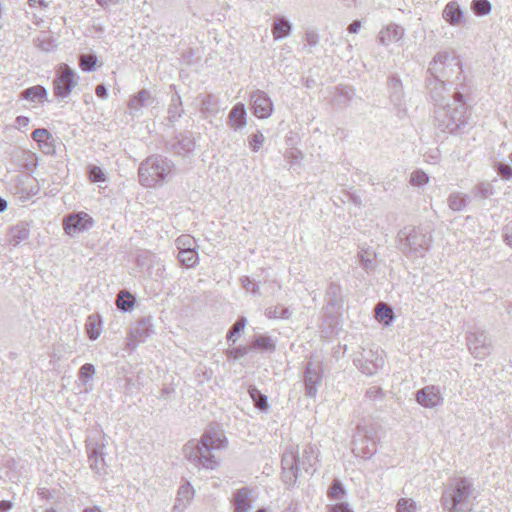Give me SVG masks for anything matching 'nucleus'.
<instances>
[{"instance_id":"obj_28","label":"nucleus","mask_w":512,"mask_h":512,"mask_svg":"<svg viewBox=\"0 0 512 512\" xmlns=\"http://www.w3.org/2000/svg\"><path fill=\"white\" fill-rule=\"evenodd\" d=\"M388 87L390 90L391 101L394 103V105L401 106L404 97L401 80L396 76L390 77Z\"/></svg>"},{"instance_id":"obj_43","label":"nucleus","mask_w":512,"mask_h":512,"mask_svg":"<svg viewBox=\"0 0 512 512\" xmlns=\"http://www.w3.org/2000/svg\"><path fill=\"white\" fill-rule=\"evenodd\" d=\"M253 347L264 350V351H274L275 344L269 336H258L256 337Z\"/></svg>"},{"instance_id":"obj_60","label":"nucleus","mask_w":512,"mask_h":512,"mask_svg":"<svg viewBox=\"0 0 512 512\" xmlns=\"http://www.w3.org/2000/svg\"><path fill=\"white\" fill-rule=\"evenodd\" d=\"M504 237L506 243L512 247V223L505 227Z\"/></svg>"},{"instance_id":"obj_36","label":"nucleus","mask_w":512,"mask_h":512,"mask_svg":"<svg viewBox=\"0 0 512 512\" xmlns=\"http://www.w3.org/2000/svg\"><path fill=\"white\" fill-rule=\"evenodd\" d=\"M249 395L254 402L256 408L264 411L268 409V402L266 395L262 394L256 387L249 388Z\"/></svg>"},{"instance_id":"obj_53","label":"nucleus","mask_w":512,"mask_h":512,"mask_svg":"<svg viewBox=\"0 0 512 512\" xmlns=\"http://www.w3.org/2000/svg\"><path fill=\"white\" fill-rule=\"evenodd\" d=\"M194 143L190 139H184L175 144L176 152L178 154L189 152L193 149Z\"/></svg>"},{"instance_id":"obj_7","label":"nucleus","mask_w":512,"mask_h":512,"mask_svg":"<svg viewBox=\"0 0 512 512\" xmlns=\"http://www.w3.org/2000/svg\"><path fill=\"white\" fill-rule=\"evenodd\" d=\"M354 365L365 375H375L385 363V353L382 349L362 348L353 359Z\"/></svg>"},{"instance_id":"obj_57","label":"nucleus","mask_w":512,"mask_h":512,"mask_svg":"<svg viewBox=\"0 0 512 512\" xmlns=\"http://www.w3.org/2000/svg\"><path fill=\"white\" fill-rule=\"evenodd\" d=\"M280 305L269 307L265 310V315L269 319H280Z\"/></svg>"},{"instance_id":"obj_56","label":"nucleus","mask_w":512,"mask_h":512,"mask_svg":"<svg viewBox=\"0 0 512 512\" xmlns=\"http://www.w3.org/2000/svg\"><path fill=\"white\" fill-rule=\"evenodd\" d=\"M216 103V98L213 95H206L201 103V110L203 112H210V107Z\"/></svg>"},{"instance_id":"obj_37","label":"nucleus","mask_w":512,"mask_h":512,"mask_svg":"<svg viewBox=\"0 0 512 512\" xmlns=\"http://www.w3.org/2000/svg\"><path fill=\"white\" fill-rule=\"evenodd\" d=\"M134 305V298L125 290L119 292L117 297V306L120 310L127 312L130 311Z\"/></svg>"},{"instance_id":"obj_12","label":"nucleus","mask_w":512,"mask_h":512,"mask_svg":"<svg viewBox=\"0 0 512 512\" xmlns=\"http://www.w3.org/2000/svg\"><path fill=\"white\" fill-rule=\"evenodd\" d=\"M322 382V367L320 363L308 362L304 371L305 394L315 398Z\"/></svg>"},{"instance_id":"obj_58","label":"nucleus","mask_w":512,"mask_h":512,"mask_svg":"<svg viewBox=\"0 0 512 512\" xmlns=\"http://www.w3.org/2000/svg\"><path fill=\"white\" fill-rule=\"evenodd\" d=\"M52 142H53V140H48L47 142L44 141V142L38 144L44 154L52 155L55 152V147L52 144Z\"/></svg>"},{"instance_id":"obj_2","label":"nucleus","mask_w":512,"mask_h":512,"mask_svg":"<svg viewBox=\"0 0 512 512\" xmlns=\"http://www.w3.org/2000/svg\"><path fill=\"white\" fill-rule=\"evenodd\" d=\"M470 114L460 91H455L452 99L434 109L435 126L441 132L461 134L469 126Z\"/></svg>"},{"instance_id":"obj_17","label":"nucleus","mask_w":512,"mask_h":512,"mask_svg":"<svg viewBox=\"0 0 512 512\" xmlns=\"http://www.w3.org/2000/svg\"><path fill=\"white\" fill-rule=\"evenodd\" d=\"M416 401L425 408H434L443 402V398L439 387L428 385L417 391Z\"/></svg>"},{"instance_id":"obj_62","label":"nucleus","mask_w":512,"mask_h":512,"mask_svg":"<svg viewBox=\"0 0 512 512\" xmlns=\"http://www.w3.org/2000/svg\"><path fill=\"white\" fill-rule=\"evenodd\" d=\"M334 512H353L347 503H338L333 508Z\"/></svg>"},{"instance_id":"obj_39","label":"nucleus","mask_w":512,"mask_h":512,"mask_svg":"<svg viewBox=\"0 0 512 512\" xmlns=\"http://www.w3.org/2000/svg\"><path fill=\"white\" fill-rule=\"evenodd\" d=\"M247 325V319L243 316L239 317L238 320L232 325L227 334L228 341L236 342L237 335L244 330Z\"/></svg>"},{"instance_id":"obj_40","label":"nucleus","mask_w":512,"mask_h":512,"mask_svg":"<svg viewBox=\"0 0 512 512\" xmlns=\"http://www.w3.org/2000/svg\"><path fill=\"white\" fill-rule=\"evenodd\" d=\"M375 311V317L379 321H384L388 324L393 319V311L384 303L377 304Z\"/></svg>"},{"instance_id":"obj_32","label":"nucleus","mask_w":512,"mask_h":512,"mask_svg":"<svg viewBox=\"0 0 512 512\" xmlns=\"http://www.w3.org/2000/svg\"><path fill=\"white\" fill-rule=\"evenodd\" d=\"M353 452L362 458H370L376 452V444L373 441L363 440L360 444H354Z\"/></svg>"},{"instance_id":"obj_46","label":"nucleus","mask_w":512,"mask_h":512,"mask_svg":"<svg viewBox=\"0 0 512 512\" xmlns=\"http://www.w3.org/2000/svg\"><path fill=\"white\" fill-rule=\"evenodd\" d=\"M428 181L429 176L422 170H416L410 176V183L413 186L421 187L427 184Z\"/></svg>"},{"instance_id":"obj_45","label":"nucleus","mask_w":512,"mask_h":512,"mask_svg":"<svg viewBox=\"0 0 512 512\" xmlns=\"http://www.w3.org/2000/svg\"><path fill=\"white\" fill-rule=\"evenodd\" d=\"M471 8L477 15H487L491 11V3L488 0H473Z\"/></svg>"},{"instance_id":"obj_1","label":"nucleus","mask_w":512,"mask_h":512,"mask_svg":"<svg viewBox=\"0 0 512 512\" xmlns=\"http://www.w3.org/2000/svg\"><path fill=\"white\" fill-rule=\"evenodd\" d=\"M227 445V439L218 427H209L199 441L191 440L183 448L184 457L196 467L209 470L220 464L217 452Z\"/></svg>"},{"instance_id":"obj_18","label":"nucleus","mask_w":512,"mask_h":512,"mask_svg":"<svg viewBox=\"0 0 512 512\" xmlns=\"http://www.w3.org/2000/svg\"><path fill=\"white\" fill-rule=\"evenodd\" d=\"M194 494V488L189 482L182 484L178 489L172 512H183L191 503Z\"/></svg>"},{"instance_id":"obj_29","label":"nucleus","mask_w":512,"mask_h":512,"mask_svg":"<svg viewBox=\"0 0 512 512\" xmlns=\"http://www.w3.org/2000/svg\"><path fill=\"white\" fill-rule=\"evenodd\" d=\"M376 252L370 248L360 247L359 261L360 265L366 271H371L376 267Z\"/></svg>"},{"instance_id":"obj_11","label":"nucleus","mask_w":512,"mask_h":512,"mask_svg":"<svg viewBox=\"0 0 512 512\" xmlns=\"http://www.w3.org/2000/svg\"><path fill=\"white\" fill-rule=\"evenodd\" d=\"M105 444L103 440L95 441L94 439L87 440V453L90 468L97 474L106 473V462H105Z\"/></svg>"},{"instance_id":"obj_4","label":"nucleus","mask_w":512,"mask_h":512,"mask_svg":"<svg viewBox=\"0 0 512 512\" xmlns=\"http://www.w3.org/2000/svg\"><path fill=\"white\" fill-rule=\"evenodd\" d=\"M474 490L473 482L470 479L454 478L443 491L441 504L448 512H467Z\"/></svg>"},{"instance_id":"obj_34","label":"nucleus","mask_w":512,"mask_h":512,"mask_svg":"<svg viewBox=\"0 0 512 512\" xmlns=\"http://www.w3.org/2000/svg\"><path fill=\"white\" fill-rule=\"evenodd\" d=\"M178 259L187 268L194 267L198 261L199 256L196 251V248L190 250H182L178 253Z\"/></svg>"},{"instance_id":"obj_26","label":"nucleus","mask_w":512,"mask_h":512,"mask_svg":"<svg viewBox=\"0 0 512 512\" xmlns=\"http://www.w3.org/2000/svg\"><path fill=\"white\" fill-rule=\"evenodd\" d=\"M47 95V89L41 85L26 88L21 92V97L30 102H43L47 100Z\"/></svg>"},{"instance_id":"obj_9","label":"nucleus","mask_w":512,"mask_h":512,"mask_svg":"<svg viewBox=\"0 0 512 512\" xmlns=\"http://www.w3.org/2000/svg\"><path fill=\"white\" fill-rule=\"evenodd\" d=\"M75 86L76 81L73 70L66 64L61 65L53 81L55 96L59 98H66L70 95Z\"/></svg>"},{"instance_id":"obj_42","label":"nucleus","mask_w":512,"mask_h":512,"mask_svg":"<svg viewBox=\"0 0 512 512\" xmlns=\"http://www.w3.org/2000/svg\"><path fill=\"white\" fill-rule=\"evenodd\" d=\"M176 247L179 251L190 250L196 248V241L190 235H181L175 241Z\"/></svg>"},{"instance_id":"obj_5","label":"nucleus","mask_w":512,"mask_h":512,"mask_svg":"<svg viewBox=\"0 0 512 512\" xmlns=\"http://www.w3.org/2000/svg\"><path fill=\"white\" fill-rule=\"evenodd\" d=\"M432 236L420 226H407L398 233L399 249L408 257H422L431 246Z\"/></svg>"},{"instance_id":"obj_51","label":"nucleus","mask_w":512,"mask_h":512,"mask_svg":"<svg viewBox=\"0 0 512 512\" xmlns=\"http://www.w3.org/2000/svg\"><path fill=\"white\" fill-rule=\"evenodd\" d=\"M264 140H265V137L261 132L252 134L249 137L250 146L254 151H258L262 147Z\"/></svg>"},{"instance_id":"obj_59","label":"nucleus","mask_w":512,"mask_h":512,"mask_svg":"<svg viewBox=\"0 0 512 512\" xmlns=\"http://www.w3.org/2000/svg\"><path fill=\"white\" fill-rule=\"evenodd\" d=\"M245 354H246V351L242 348H235V349L228 351L229 357H231L233 359H239V358L243 357Z\"/></svg>"},{"instance_id":"obj_24","label":"nucleus","mask_w":512,"mask_h":512,"mask_svg":"<svg viewBox=\"0 0 512 512\" xmlns=\"http://www.w3.org/2000/svg\"><path fill=\"white\" fill-rule=\"evenodd\" d=\"M30 235L29 227L24 222H19L12 226L8 232V243L17 246L21 242L27 240Z\"/></svg>"},{"instance_id":"obj_61","label":"nucleus","mask_w":512,"mask_h":512,"mask_svg":"<svg viewBox=\"0 0 512 512\" xmlns=\"http://www.w3.org/2000/svg\"><path fill=\"white\" fill-rule=\"evenodd\" d=\"M361 28V21L360 20H354L347 28L349 33H358Z\"/></svg>"},{"instance_id":"obj_16","label":"nucleus","mask_w":512,"mask_h":512,"mask_svg":"<svg viewBox=\"0 0 512 512\" xmlns=\"http://www.w3.org/2000/svg\"><path fill=\"white\" fill-rule=\"evenodd\" d=\"M426 88L429 91V95L431 100L434 102L435 108H438L440 105H445L450 99H452V95H448V90L445 86V81L437 78H428L426 80Z\"/></svg>"},{"instance_id":"obj_47","label":"nucleus","mask_w":512,"mask_h":512,"mask_svg":"<svg viewBox=\"0 0 512 512\" xmlns=\"http://www.w3.org/2000/svg\"><path fill=\"white\" fill-rule=\"evenodd\" d=\"M345 494L343 485L339 480H334L329 491L328 496L333 500H340Z\"/></svg>"},{"instance_id":"obj_41","label":"nucleus","mask_w":512,"mask_h":512,"mask_svg":"<svg viewBox=\"0 0 512 512\" xmlns=\"http://www.w3.org/2000/svg\"><path fill=\"white\" fill-rule=\"evenodd\" d=\"M397 512H417V503L412 498H400L396 505Z\"/></svg>"},{"instance_id":"obj_63","label":"nucleus","mask_w":512,"mask_h":512,"mask_svg":"<svg viewBox=\"0 0 512 512\" xmlns=\"http://www.w3.org/2000/svg\"><path fill=\"white\" fill-rule=\"evenodd\" d=\"M96 95L103 99L107 97L108 93H107V88L105 87V85H103V84L97 85Z\"/></svg>"},{"instance_id":"obj_25","label":"nucleus","mask_w":512,"mask_h":512,"mask_svg":"<svg viewBox=\"0 0 512 512\" xmlns=\"http://www.w3.org/2000/svg\"><path fill=\"white\" fill-rule=\"evenodd\" d=\"M271 31L274 40L277 41L291 34L292 24L284 16L277 15L274 17Z\"/></svg>"},{"instance_id":"obj_50","label":"nucleus","mask_w":512,"mask_h":512,"mask_svg":"<svg viewBox=\"0 0 512 512\" xmlns=\"http://www.w3.org/2000/svg\"><path fill=\"white\" fill-rule=\"evenodd\" d=\"M495 169L503 179H512V168L504 162H498V164L495 166Z\"/></svg>"},{"instance_id":"obj_54","label":"nucleus","mask_w":512,"mask_h":512,"mask_svg":"<svg viewBox=\"0 0 512 512\" xmlns=\"http://www.w3.org/2000/svg\"><path fill=\"white\" fill-rule=\"evenodd\" d=\"M241 284L245 290L250 291L253 294L258 293V286L252 279H250V277H248V276L242 277Z\"/></svg>"},{"instance_id":"obj_35","label":"nucleus","mask_w":512,"mask_h":512,"mask_svg":"<svg viewBox=\"0 0 512 512\" xmlns=\"http://www.w3.org/2000/svg\"><path fill=\"white\" fill-rule=\"evenodd\" d=\"M34 43L37 48L45 52H50L55 47L53 38L47 32H41L34 39Z\"/></svg>"},{"instance_id":"obj_6","label":"nucleus","mask_w":512,"mask_h":512,"mask_svg":"<svg viewBox=\"0 0 512 512\" xmlns=\"http://www.w3.org/2000/svg\"><path fill=\"white\" fill-rule=\"evenodd\" d=\"M427 72L430 78L449 80L454 75L458 79L462 73V66L459 58L447 51L438 52L429 64Z\"/></svg>"},{"instance_id":"obj_15","label":"nucleus","mask_w":512,"mask_h":512,"mask_svg":"<svg viewBox=\"0 0 512 512\" xmlns=\"http://www.w3.org/2000/svg\"><path fill=\"white\" fill-rule=\"evenodd\" d=\"M93 219L85 212L71 214L64 219V230L68 235H75L89 229Z\"/></svg>"},{"instance_id":"obj_3","label":"nucleus","mask_w":512,"mask_h":512,"mask_svg":"<svg viewBox=\"0 0 512 512\" xmlns=\"http://www.w3.org/2000/svg\"><path fill=\"white\" fill-rule=\"evenodd\" d=\"M316 462L315 451L311 446L305 447L301 452L297 446H289L282 456V480L288 485L295 484L300 471L307 473L314 472L313 468Z\"/></svg>"},{"instance_id":"obj_52","label":"nucleus","mask_w":512,"mask_h":512,"mask_svg":"<svg viewBox=\"0 0 512 512\" xmlns=\"http://www.w3.org/2000/svg\"><path fill=\"white\" fill-rule=\"evenodd\" d=\"M475 194L487 198L492 194V186L489 183H481L474 188Z\"/></svg>"},{"instance_id":"obj_20","label":"nucleus","mask_w":512,"mask_h":512,"mask_svg":"<svg viewBox=\"0 0 512 512\" xmlns=\"http://www.w3.org/2000/svg\"><path fill=\"white\" fill-rule=\"evenodd\" d=\"M246 109L244 104L237 103L229 112L227 124L235 131L240 130L246 126Z\"/></svg>"},{"instance_id":"obj_64","label":"nucleus","mask_w":512,"mask_h":512,"mask_svg":"<svg viewBox=\"0 0 512 512\" xmlns=\"http://www.w3.org/2000/svg\"><path fill=\"white\" fill-rule=\"evenodd\" d=\"M12 508V503L10 501L2 500L0 501V512H8Z\"/></svg>"},{"instance_id":"obj_23","label":"nucleus","mask_w":512,"mask_h":512,"mask_svg":"<svg viewBox=\"0 0 512 512\" xmlns=\"http://www.w3.org/2000/svg\"><path fill=\"white\" fill-rule=\"evenodd\" d=\"M153 102L154 98L151 96L150 92L146 89H142L130 99L128 107L131 114L134 115L140 111L142 107L152 105Z\"/></svg>"},{"instance_id":"obj_48","label":"nucleus","mask_w":512,"mask_h":512,"mask_svg":"<svg viewBox=\"0 0 512 512\" xmlns=\"http://www.w3.org/2000/svg\"><path fill=\"white\" fill-rule=\"evenodd\" d=\"M88 173L92 182H104L106 180L105 173L100 167L91 165L89 166Z\"/></svg>"},{"instance_id":"obj_10","label":"nucleus","mask_w":512,"mask_h":512,"mask_svg":"<svg viewBox=\"0 0 512 512\" xmlns=\"http://www.w3.org/2000/svg\"><path fill=\"white\" fill-rule=\"evenodd\" d=\"M467 343L469 351L477 359H484L490 354L491 339L483 330L472 332L467 338Z\"/></svg>"},{"instance_id":"obj_22","label":"nucleus","mask_w":512,"mask_h":512,"mask_svg":"<svg viewBox=\"0 0 512 512\" xmlns=\"http://www.w3.org/2000/svg\"><path fill=\"white\" fill-rule=\"evenodd\" d=\"M442 16L450 25L456 26L462 22L464 13L456 1H451L444 7Z\"/></svg>"},{"instance_id":"obj_55","label":"nucleus","mask_w":512,"mask_h":512,"mask_svg":"<svg viewBox=\"0 0 512 512\" xmlns=\"http://www.w3.org/2000/svg\"><path fill=\"white\" fill-rule=\"evenodd\" d=\"M305 40L310 46L314 47L319 43V36L315 30H307Z\"/></svg>"},{"instance_id":"obj_33","label":"nucleus","mask_w":512,"mask_h":512,"mask_svg":"<svg viewBox=\"0 0 512 512\" xmlns=\"http://www.w3.org/2000/svg\"><path fill=\"white\" fill-rule=\"evenodd\" d=\"M183 114L182 102L179 95H174L168 108L167 119L170 123L176 122Z\"/></svg>"},{"instance_id":"obj_44","label":"nucleus","mask_w":512,"mask_h":512,"mask_svg":"<svg viewBox=\"0 0 512 512\" xmlns=\"http://www.w3.org/2000/svg\"><path fill=\"white\" fill-rule=\"evenodd\" d=\"M97 58L95 55L82 54L79 59V65L83 71L91 72L95 69Z\"/></svg>"},{"instance_id":"obj_27","label":"nucleus","mask_w":512,"mask_h":512,"mask_svg":"<svg viewBox=\"0 0 512 512\" xmlns=\"http://www.w3.org/2000/svg\"><path fill=\"white\" fill-rule=\"evenodd\" d=\"M355 96V89L348 85H339L333 98V102L337 105H348Z\"/></svg>"},{"instance_id":"obj_8","label":"nucleus","mask_w":512,"mask_h":512,"mask_svg":"<svg viewBox=\"0 0 512 512\" xmlns=\"http://www.w3.org/2000/svg\"><path fill=\"white\" fill-rule=\"evenodd\" d=\"M171 170L169 162H141L138 169L139 181L145 187H154L162 182Z\"/></svg>"},{"instance_id":"obj_30","label":"nucleus","mask_w":512,"mask_h":512,"mask_svg":"<svg viewBox=\"0 0 512 512\" xmlns=\"http://www.w3.org/2000/svg\"><path fill=\"white\" fill-rule=\"evenodd\" d=\"M469 202L468 196L461 192H454L449 195L447 203L449 208L454 212L462 211L466 208Z\"/></svg>"},{"instance_id":"obj_38","label":"nucleus","mask_w":512,"mask_h":512,"mask_svg":"<svg viewBox=\"0 0 512 512\" xmlns=\"http://www.w3.org/2000/svg\"><path fill=\"white\" fill-rule=\"evenodd\" d=\"M95 373H96V370H95L94 365L90 364V363H86L79 370V373H78L79 381L83 385L86 386L93 379Z\"/></svg>"},{"instance_id":"obj_31","label":"nucleus","mask_w":512,"mask_h":512,"mask_svg":"<svg viewBox=\"0 0 512 512\" xmlns=\"http://www.w3.org/2000/svg\"><path fill=\"white\" fill-rule=\"evenodd\" d=\"M86 330L91 340H96L101 334V320L97 314H92L87 318Z\"/></svg>"},{"instance_id":"obj_49","label":"nucleus","mask_w":512,"mask_h":512,"mask_svg":"<svg viewBox=\"0 0 512 512\" xmlns=\"http://www.w3.org/2000/svg\"><path fill=\"white\" fill-rule=\"evenodd\" d=\"M32 138L38 143H42L44 141H48V140H53V137L52 135L48 132V130L44 129V128H39V129H36L33 133H32Z\"/></svg>"},{"instance_id":"obj_21","label":"nucleus","mask_w":512,"mask_h":512,"mask_svg":"<svg viewBox=\"0 0 512 512\" xmlns=\"http://www.w3.org/2000/svg\"><path fill=\"white\" fill-rule=\"evenodd\" d=\"M404 35V29L391 23L379 32L378 40L381 45L388 46L399 41Z\"/></svg>"},{"instance_id":"obj_14","label":"nucleus","mask_w":512,"mask_h":512,"mask_svg":"<svg viewBox=\"0 0 512 512\" xmlns=\"http://www.w3.org/2000/svg\"><path fill=\"white\" fill-rule=\"evenodd\" d=\"M250 101L252 102V112L257 118L266 119L273 112V103L270 97L261 90L251 93Z\"/></svg>"},{"instance_id":"obj_13","label":"nucleus","mask_w":512,"mask_h":512,"mask_svg":"<svg viewBox=\"0 0 512 512\" xmlns=\"http://www.w3.org/2000/svg\"><path fill=\"white\" fill-rule=\"evenodd\" d=\"M153 333V325L150 317L142 318L130 329L127 345L134 349L143 343Z\"/></svg>"},{"instance_id":"obj_19","label":"nucleus","mask_w":512,"mask_h":512,"mask_svg":"<svg viewBox=\"0 0 512 512\" xmlns=\"http://www.w3.org/2000/svg\"><path fill=\"white\" fill-rule=\"evenodd\" d=\"M233 512H250L252 510L251 490L247 487L235 491L232 498Z\"/></svg>"}]
</instances>
